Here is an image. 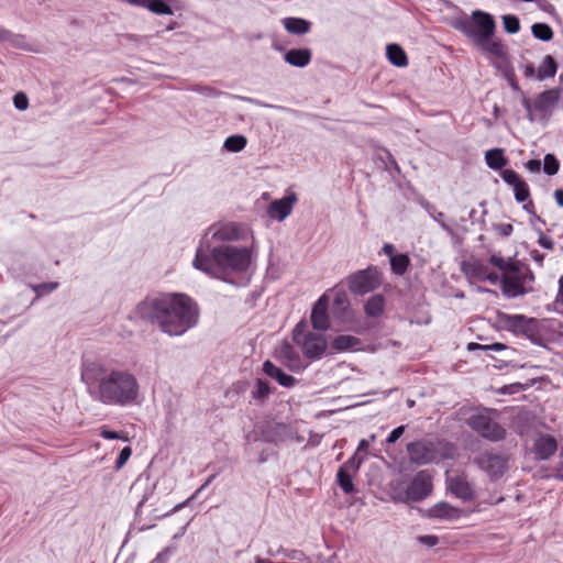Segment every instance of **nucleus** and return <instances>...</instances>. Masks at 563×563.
I'll return each instance as SVG.
<instances>
[{"instance_id":"28","label":"nucleus","mask_w":563,"mask_h":563,"mask_svg":"<svg viewBox=\"0 0 563 563\" xmlns=\"http://www.w3.org/2000/svg\"><path fill=\"white\" fill-rule=\"evenodd\" d=\"M559 65L552 55H545L542 63L537 68L536 79L543 81L553 78L556 75Z\"/></svg>"},{"instance_id":"33","label":"nucleus","mask_w":563,"mask_h":563,"mask_svg":"<svg viewBox=\"0 0 563 563\" xmlns=\"http://www.w3.org/2000/svg\"><path fill=\"white\" fill-rule=\"evenodd\" d=\"M390 257L391 271L397 275H402L409 265V257L405 254H393L394 249H383Z\"/></svg>"},{"instance_id":"35","label":"nucleus","mask_w":563,"mask_h":563,"mask_svg":"<svg viewBox=\"0 0 563 563\" xmlns=\"http://www.w3.org/2000/svg\"><path fill=\"white\" fill-rule=\"evenodd\" d=\"M247 139L242 134L230 135L225 139L223 147L228 152L238 153L245 148Z\"/></svg>"},{"instance_id":"31","label":"nucleus","mask_w":563,"mask_h":563,"mask_svg":"<svg viewBox=\"0 0 563 563\" xmlns=\"http://www.w3.org/2000/svg\"><path fill=\"white\" fill-rule=\"evenodd\" d=\"M487 166L494 170H501L507 164L508 158L504 154L503 148H492L485 153Z\"/></svg>"},{"instance_id":"57","label":"nucleus","mask_w":563,"mask_h":563,"mask_svg":"<svg viewBox=\"0 0 563 563\" xmlns=\"http://www.w3.org/2000/svg\"><path fill=\"white\" fill-rule=\"evenodd\" d=\"M539 8L550 15H558L556 8L551 2L543 1L542 3L539 4Z\"/></svg>"},{"instance_id":"21","label":"nucleus","mask_w":563,"mask_h":563,"mask_svg":"<svg viewBox=\"0 0 563 563\" xmlns=\"http://www.w3.org/2000/svg\"><path fill=\"white\" fill-rule=\"evenodd\" d=\"M558 450V442L551 434H539L533 444V451L538 459L548 460Z\"/></svg>"},{"instance_id":"23","label":"nucleus","mask_w":563,"mask_h":563,"mask_svg":"<svg viewBox=\"0 0 563 563\" xmlns=\"http://www.w3.org/2000/svg\"><path fill=\"white\" fill-rule=\"evenodd\" d=\"M285 30L289 34L305 35L310 32L312 23L309 20L296 16H287L282 20Z\"/></svg>"},{"instance_id":"50","label":"nucleus","mask_w":563,"mask_h":563,"mask_svg":"<svg viewBox=\"0 0 563 563\" xmlns=\"http://www.w3.org/2000/svg\"><path fill=\"white\" fill-rule=\"evenodd\" d=\"M433 218H434L435 221H438L441 224V227L449 234H451L453 236V243H455V244L461 243V240L453 234V229L442 221V219L444 218V213L443 212H438L437 216H434Z\"/></svg>"},{"instance_id":"2","label":"nucleus","mask_w":563,"mask_h":563,"mask_svg":"<svg viewBox=\"0 0 563 563\" xmlns=\"http://www.w3.org/2000/svg\"><path fill=\"white\" fill-rule=\"evenodd\" d=\"M81 380L88 394L103 405L128 406L139 396V384L133 374L110 369L103 364L87 361L81 366Z\"/></svg>"},{"instance_id":"52","label":"nucleus","mask_w":563,"mask_h":563,"mask_svg":"<svg viewBox=\"0 0 563 563\" xmlns=\"http://www.w3.org/2000/svg\"><path fill=\"white\" fill-rule=\"evenodd\" d=\"M523 209H525L528 213L532 214L531 223H532L533 225L536 224V222H540V223H542V224H544V223H545V222H544V221H543L539 216H537V214H536V212H534V203H533V201H532V200H529V201L523 206Z\"/></svg>"},{"instance_id":"9","label":"nucleus","mask_w":563,"mask_h":563,"mask_svg":"<svg viewBox=\"0 0 563 563\" xmlns=\"http://www.w3.org/2000/svg\"><path fill=\"white\" fill-rule=\"evenodd\" d=\"M407 452L410 461L417 465L429 464L440 457L438 444L426 439L408 443Z\"/></svg>"},{"instance_id":"7","label":"nucleus","mask_w":563,"mask_h":563,"mask_svg":"<svg viewBox=\"0 0 563 563\" xmlns=\"http://www.w3.org/2000/svg\"><path fill=\"white\" fill-rule=\"evenodd\" d=\"M467 423L472 430L492 442L501 441L507 434L506 429L486 413L473 415Z\"/></svg>"},{"instance_id":"42","label":"nucleus","mask_w":563,"mask_h":563,"mask_svg":"<svg viewBox=\"0 0 563 563\" xmlns=\"http://www.w3.org/2000/svg\"><path fill=\"white\" fill-rule=\"evenodd\" d=\"M272 393V389L267 382L258 378L256 380V389L252 391L253 398L257 400H265L269 394Z\"/></svg>"},{"instance_id":"34","label":"nucleus","mask_w":563,"mask_h":563,"mask_svg":"<svg viewBox=\"0 0 563 563\" xmlns=\"http://www.w3.org/2000/svg\"><path fill=\"white\" fill-rule=\"evenodd\" d=\"M361 344V340L349 334H341L332 341V347L338 352H344L354 349Z\"/></svg>"},{"instance_id":"11","label":"nucleus","mask_w":563,"mask_h":563,"mask_svg":"<svg viewBox=\"0 0 563 563\" xmlns=\"http://www.w3.org/2000/svg\"><path fill=\"white\" fill-rule=\"evenodd\" d=\"M462 272L470 278L479 282L487 280L493 285L499 280V275L490 271L488 263L475 257L462 263Z\"/></svg>"},{"instance_id":"32","label":"nucleus","mask_w":563,"mask_h":563,"mask_svg":"<svg viewBox=\"0 0 563 563\" xmlns=\"http://www.w3.org/2000/svg\"><path fill=\"white\" fill-rule=\"evenodd\" d=\"M385 310V297L383 295L372 296L364 306V311L367 317H379Z\"/></svg>"},{"instance_id":"3","label":"nucleus","mask_w":563,"mask_h":563,"mask_svg":"<svg viewBox=\"0 0 563 563\" xmlns=\"http://www.w3.org/2000/svg\"><path fill=\"white\" fill-rule=\"evenodd\" d=\"M250 257L249 249H197L194 266L220 278L229 269H246Z\"/></svg>"},{"instance_id":"25","label":"nucleus","mask_w":563,"mask_h":563,"mask_svg":"<svg viewBox=\"0 0 563 563\" xmlns=\"http://www.w3.org/2000/svg\"><path fill=\"white\" fill-rule=\"evenodd\" d=\"M449 487L452 494L463 500H471L474 497L472 485L463 477L456 476L451 478Z\"/></svg>"},{"instance_id":"63","label":"nucleus","mask_w":563,"mask_h":563,"mask_svg":"<svg viewBox=\"0 0 563 563\" xmlns=\"http://www.w3.org/2000/svg\"><path fill=\"white\" fill-rule=\"evenodd\" d=\"M12 37V33L0 26V42H8Z\"/></svg>"},{"instance_id":"1","label":"nucleus","mask_w":563,"mask_h":563,"mask_svg":"<svg viewBox=\"0 0 563 563\" xmlns=\"http://www.w3.org/2000/svg\"><path fill=\"white\" fill-rule=\"evenodd\" d=\"M134 314L145 322L157 325L166 334L181 335L196 325L199 309L185 294L162 292L146 296L136 305Z\"/></svg>"},{"instance_id":"53","label":"nucleus","mask_w":563,"mask_h":563,"mask_svg":"<svg viewBox=\"0 0 563 563\" xmlns=\"http://www.w3.org/2000/svg\"><path fill=\"white\" fill-rule=\"evenodd\" d=\"M495 231L500 236H509L514 231V227L510 223H499L495 225Z\"/></svg>"},{"instance_id":"36","label":"nucleus","mask_w":563,"mask_h":563,"mask_svg":"<svg viewBox=\"0 0 563 563\" xmlns=\"http://www.w3.org/2000/svg\"><path fill=\"white\" fill-rule=\"evenodd\" d=\"M531 33L534 38L542 42H550L554 36L552 27L549 24L541 22L532 24Z\"/></svg>"},{"instance_id":"19","label":"nucleus","mask_w":563,"mask_h":563,"mask_svg":"<svg viewBox=\"0 0 563 563\" xmlns=\"http://www.w3.org/2000/svg\"><path fill=\"white\" fill-rule=\"evenodd\" d=\"M328 305L329 298L327 295H322L314 303L311 311V323L313 329L325 331L330 328Z\"/></svg>"},{"instance_id":"20","label":"nucleus","mask_w":563,"mask_h":563,"mask_svg":"<svg viewBox=\"0 0 563 563\" xmlns=\"http://www.w3.org/2000/svg\"><path fill=\"white\" fill-rule=\"evenodd\" d=\"M428 516L434 519L453 521L465 516V511L463 509L453 507L445 501H441L428 510Z\"/></svg>"},{"instance_id":"64","label":"nucleus","mask_w":563,"mask_h":563,"mask_svg":"<svg viewBox=\"0 0 563 563\" xmlns=\"http://www.w3.org/2000/svg\"><path fill=\"white\" fill-rule=\"evenodd\" d=\"M554 198H555L558 206L563 208V189H556L554 191Z\"/></svg>"},{"instance_id":"40","label":"nucleus","mask_w":563,"mask_h":563,"mask_svg":"<svg viewBox=\"0 0 563 563\" xmlns=\"http://www.w3.org/2000/svg\"><path fill=\"white\" fill-rule=\"evenodd\" d=\"M501 70L505 79L507 80L511 89L516 92H520L521 95H523V91L521 90L518 84L517 76L512 66L510 64H507L505 67H503Z\"/></svg>"},{"instance_id":"27","label":"nucleus","mask_w":563,"mask_h":563,"mask_svg":"<svg viewBox=\"0 0 563 563\" xmlns=\"http://www.w3.org/2000/svg\"><path fill=\"white\" fill-rule=\"evenodd\" d=\"M534 421L536 416L533 413H531L528 410H520L514 419L515 430L520 435L528 434L530 430L533 428Z\"/></svg>"},{"instance_id":"45","label":"nucleus","mask_w":563,"mask_h":563,"mask_svg":"<svg viewBox=\"0 0 563 563\" xmlns=\"http://www.w3.org/2000/svg\"><path fill=\"white\" fill-rule=\"evenodd\" d=\"M13 104H14L15 109H18L19 111L26 110L29 107L27 96L22 91L16 92L13 97Z\"/></svg>"},{"instance_id":"29","label":"nucleus","mask_w":563,"mask_h":563,"mask_svg":"<svg viewBox=\"0 0 563 563\" xmlns=\"http://www.w3.org/2000/svg\"><path fill=\"white\" fill-rule=\"evenodd\" d=\"M278 355L290 369L300 368V357L294 346L288 342H284L280 345Z\"/></svg>"},{"instance_id":"13","label":"nucleus","mask_w":563,"mask_h":563,"mask_svg":"<svg viewBox=\"0 0 563 563\" xmlns=\"http://www.w3.org/2000/svg\"><path fill=\"white\" fill-rule=\"evenodd\" d=\"M432 492L431 476L426 471L416 474L411 483L406 489V499L411 501H420L428 497Z\"/></svg>"},{"instance_id":"54","label":"nucleus","mask_w":563,"mask_h":563,"mask_svg":"<svg viewBox=\"0 0 563 563\" xmlns=\"http://www.w3.org/2000/svg\"><path fill=\"white\" fill-rule=\"evenodd\" d=\"M418 541L421 544H424V545L431 548V547H434V545H437L439 543V538L437 536H431V534L420 536L418 538Z\"/></svg>"},{"instance_id":"30","label":"nucleus","mask_w":563,"mask_h":563,"mask_svg":"<svg viewBox=\"0 0 563 563\" xmlns=\"http://www.w3.org/2000/svg\"><path fill=\"white\" fill-rule=\"evenodd\" d=\"M386 55L389 63L396 67H406L408 65L407 54L399 44H388Z\"/></svg>"},{"instance_id":"60","label":"nucleus","mask_w":563,"mask_h":563,"mask_svg":"<svg viewBox=\"0 0 563 563\" xmlns=\"http://www.w3.org/2000/svg\"><path fill=\"white\" fill-rule=\"evenodd\" d=\"M387 158H388L389 168L394 169L397 173H400V167L389 151H387Z\"/></svg>"},{"instance_id":"17","label":"nucleus","mask_w":563,"mask_h":563,"mask_svg":"<svg viewBox=\"0 0 563 563\" xmlns=\"http://www.w3.org/2000/svg\"><path fill=\"white\" fill-rule=\"evenodd\" d=\"M503 180L511 186L517 202H526L530 198L528 184L514 169H503L500 173Z\"/></svg>"},{"instance_id":"44","label":"nucleus","mask_w":563,"mask_h":563,"mask_svg":"<svg viewBox=\"0 0 563 563\" xmlns=\"http://www.w3.org/2000/svg\"><path fill=\"white\" fill-rule=\"evenodd\" d=\"M467 349L470 351H473V350L501 351V350L507 349V346L503 343H493V344H488V345H482V344L472 342V343H468Z\"/></svg>"},{"instance_id":"46","label":"nucleus","mask_w":563,"mask_h":563,"mask_svg":"<svg viewBox=\"0 0 563 563\" xmlns=\"http://www.w3.org/2000/svg\"><path fill=\"white\" fill-rule=\"evenodd\" d=\"M58 287V283L51 282V283H42L33 287L34 291L38 296L47 295L55 290Z\"/></svg>"},{"instance_id":"58","label":"nucleus","mask_w":563,"mask_h":563,"mask_svg":"<svg viewBox=\"0 0 563 563\" xmlns=\"http://www.w3.org/2000/svg\"><path fill=\"white\" fill-rule=\"evenodd\" d=\"M522 71H523V76L525 77H527V78H536L537 68L534 67V65L532 63H527L523 66Z\"/></svg>"},{"instance_id":"15","label":"nucleus","mask_w":563,"mask_h":563,"mask_svg":"<svg viewBox=\"0 0 563 563\" xmlns=\"http://www.w3.org/2000/svg\"><path fill=\"white\" fill-rule=\"evenodd\" d=\"M261 434L264 441L275 444L283 443L295 438V433L290 427L275 421L266 422L262 427Z\"/></svg>"},{"instance_id":"14","label":"nucleus","mask_w":563,"mask_h":563,"mask_svg":"<svg viewBox=\"0 0 563 563\" xmlns=\"http://www.w3.org/2000/svg\"><path fill=\"white\" fill-rule=\"evenodd\" d=\"M489 263L498 267L503 273H508L514 277L520 278V282L523 285L526 284L528 278L533 279V276L529 268L519 261H514L511 258L505 260L501 256L492 255L489 258Z\"/></svg>"},{"instance_id":"56","label":"nucleus","mask_w":563,"mask_h":563,"mask_svg":"<svg viewBox=\"0 0 563 563\" xmlns=\"http://www.w3.org/2000/svg\"><path fill=\"white\" fill-rule=\"evenodd\" d=\"M538 232V243L540 246H553V242L551 238L547 236L541 228L537 229Z\"/></svg>"},{"instance_id":"38","label":"nucleus","mask_w":563,"mask_h":563,"mask_svg":"<svg viewBox=\"0 0 563 563\" xmlns=\"http://www.w3.org/2000/svg\"><path fill=\"white\" fill-rule=\"evenodd\" d=\"M336 477H338V483H339L341 489L345 494H351L354 492L352 476H351L350 472L345 470V467L339 468Z\"/></svg>"},{"instance_id":"24","label":"nucleus","mask_w":563,"mask_h":563,"mask_svg":"<svg viewBox=\"0 0 563 563\" xmlns=\"http://www.w3.org/2000/svg\"><path fill=\"white\" fill-rule=\"evenodd\" d=\"M501 290L507 297H517L526 294L525 285L520 282V278L514 277L508 273H503Z\"/></svg>"},{"instance_id":"61","label":"nucleus","mask_w":563,"mask_h":563,"mask_svg":"<svg viewBox=\"0 0 563 563\" xmlns=\"http://www.w3.org/2000/svg\"><path fill=\"white\" fill-rule=\"evenodd\" d=\"M101 437H103L104 439H109V440H114V439H121L122 438L118 432L111 431V430H107V429H103L101 431Z\"/></svg>"},{"instance_id":"62","label":"nucleus","mask_w":563,"mask_h":563,"mask_svg":"<svg viewBox=\"0 0 563 563\" xmlns=\"http://www.w3.org/2000/svg\"><path fill=\"white\" fill-rule=\"evenodd\" d=\"M555 301L558 303L563 305V275L559 279V291H558V296H556V300Z\"/></svg>"},{"instance_id":"47","label":"nucleus","mask_w":563,"mask_h":563,"mask_svg":"<svg viewBox=\"0 0 563 563\" xmlns=\"http://www.w3.org/2000/svg\"><path fill=\"white\" fill-rule=\"evenodd\" d=\"M307 324L305 322H299L294 331H292V340L296 344H300L303 341V338L307 335L306 333Z\"/></svg>"},{"instance_id":"5","label":"nucleus","mask_w":563,"mask_h":563,"mask_svg":"<svg viewBox=\"0 0 563 563\" xmlns=\"http://www.w3.org/2000/svg\"><path fill=\"white\" fill-rule=\"evenodd\" d=\"M247 229L240 223L229 222L224 224L211 225L203 238L200 240L199 246H210V243H227L245 240Z\"/></svg>"},{"instance_id":"59","label":"nucleus","mask_w":563,"mask_h":563,"mask_svg":"<svg viewBox=\"0 0 563 563\" xmlns=\"http://www.w3.org/2000/svg\"><path fill=\"white\" fill-rule=\"evenodd\" d=\"M526 168L532 173H539L541 169V162L539 159H529L525 164Z\"/></svg>"},{"instance_id":"6","label":"nucleus","mask_w":563,"mask_h":563,"mask_svg":"<svg viewBox=\"0 0 563 563\" xmlns=\"http://www.w3.org/2000/svg\"><path fill=\"white\" fill-rule=\"evenodd\" d=\"M500 321L505 329L515 334H522L531 342L541 344L542 338L539 329V321L523 314H501Z\"/></svg>"},{"instance_id":"48","label":"nucleus","mask_w":563,"mask_h":563,"mask_svg":"<svg viewBox=\"0 0 563 563\" xmlns=\"http://www.w3.org/2000/svg\"><path fill=\"white\" fill-rule=\"evenodd\" d=\"M131 454H132V450L130 446L123 448L115 461V468L120 470L126 463V461L130 459Z\"/></svg>"},{"instance_id":"51","label":"nucleus","mask_w":563,"mask_h":563,"mask_svg":"<svg viewBox=\"0 0 563 563\" xmlns=\"http://www.w3.org/2000/svg\"><path fill=\"white\" fill-rule=\"evenodd\" d=\"M361 464H362V459L357 457V454L355 453L341 467H345L346 471H350L351 468L354 471H357L360 468Z\"/></svg>"},{"instance_id":"37","label":"nucleus","mask_w":563,"mask_h":563,"mask_svg":"<svg viewBox=\"0 0 563 563\" xmlns=\"http://www.w3.org/2000/svg\"><path fill=\"white\" fill-rule=\"evenodd\" d=\"M477 43L488 53L496 57H504L506 55L505 45L499 40H485L477 41Z\"/></svg>"},{"instance_id":"22","label":"nucleus","mask_w":563,"mask_h":563,"mask_svg":"<svg viewBox=\"0 0 563 563\" xmlns=\"http://www.w3.org/2000/svg\"><path fill=\"white\" fill-rule=\"evenodd\" d=\"M312 58L310 48H291L284 55V60L292 67L303 68L308 66Z\"/></svg>"},{"instance_id":"8","label":"nucleus","mask_w":563,"mask_h":563,"mask_svg":"<svg viewBox=\"0 0 563 563\" xmlns=\"http://www.w3.org/2000/svg\"><path fill=\"white\" fill-rule=\"evenodd\" d=\"M379 273L374 267L361 269L347 277V286L354 295H365L380 286Z\"/></svg>"},{"instance_id":"43","label":"nucleus","mask_w":563,"mask_h":563,"mask_svg":"<svg viewBox=\"0 0 563 563\" xmlns=\"http://www.w3.org/2000/svg\"><path fill=\"white\" fill-rule=\"evenodd\" d=\"M333 306L335 309L344 312L350 307V300L345 290H336L333 299Z\"/></svg>"},{"instance_id":"26","label":"nucleus","mask_w":563,"mask_h":563,"mask_svg":"<svg viewBox=\"0 0 563 563\" xmlns=\"http://www.w3.org/2000/svg\"><path fill=\"white\" fill-rule=\"evenodd\" d=\"M263 371L267 376L276 379L284 387H292L296 383L294 376L286 374L282 368L274 365L271 361H266L263 364Z\"/></svg>"},{"instance_id":"41","label":"nucleus","mask_w":563,"mask_h":563,"mask_svg":"<svg viewBox=\"0 0 563 563\" xmlns=\"http://www.w3.org/2000/svg\"><path fill=\"white\" fill-rule=\"evenodd\" d=\"M503 26L507 33L516 34L520 31V21L514 14H507L503 16Z\"/></svg>"},{"instance_id":"16","label":"nucleus","mask_w":563,"mask_h":563,"mask_svg":"<svg viewBox=\"0 0 563 563\" xmlns=\"http://www.w3.org/2000/svg\"><path fill=\"white\" fill-rule=\"evenodd\" d=\"M299 345L301 346L305 356L313 360L323 355L328 343L323 334L308 332Z\"/></svg>"},{"instance_id":"39","label":"nucleus","mask_w":563,"mask_h":563,"mask_svg":"<svg viewBox=\"0 0 563 563\" xmlns=\"http://www.w3.org/2000/svg\"><path fill=\"white\" fill-rule=\"evenodd\" d=\"M560 162L556 156L552 153L545 154L543 158V172L548 176H554L559 173Z\"/></svg>"},{"instance_id":"12","label":"nucleus","mask_w":563,"mask_h":563,"mask_svg":"<svg viewBox=\"0 0 563 563\" xmlns=\"http://www.w3.org/2000/svg\"><path fill=\"white\" fill-rule=\"evenodd\" d=\"M563 88L554 87L537 95L533 101V109L542 119H549L561 99Z\"/></svg>"},{"instance_id":"18","label":"nucleus","mask_w":563,"mask_h":563,"mask_svg":"<svg viewBox=\"0 0 563 563\" xmlns=\"http://www.w3.org/2000/svg\"><path fill=\"white\" fill-rule=\"evenodd\" d=\"M297 197L295 194L283 197L282 199L274 200L267 207V214L271 219L283 221L291 212Z\"/></svg>"},{"instance_id":"10","label":"nucleus","mask_w":563,"mask_h":563,"mask_svg":"<svg viewBox=\"0 0 563 563\" xmlns=\"http://www.w3.org/2000/svg\"><path fill=\"white\" fill-rule=\"evenodd\" d=\"M474 463L492 478H498L507 470L508 459L504 455L486 451L476 456Z\"/></svg>"},{"instance_id":"4","label":"nucleus","mask_w":563,"mask_h":563,"mask_svg":"<svg viewBox=\"0 0 563 563\" xmlns=\"http://www.w3.org/2000/svg\"><path fill=\"white\" fill-rule=\"evenodd\" d=\"M454 27L468 37H475L477 42L493 37L496 24L489 13L475 10L472 13V19L467 16L461 18L455 21Z\"/></svg>"},{"instance_id":"49","label":"nucleus","mask_w":563,"mask_h":563,"mask_svg":"<svg viewBox=\"0 0 563 563\" xmlns=\"http://www.w3.org/2000/svg\"><path fill=\"white\" fill-rule=\"evenodd\" d=\"M522 100H521V103L523 106V108L526 109L527 111V118L530 122H534L536 121V117H534V109H533V102H531V100L525 96V93L522 95Z\"/></svg>"},{"instance_id":"55","label":"nucleus","mask_w":563,"mask_h":563,"mask_svg":"<svg viewBox=\"0 0 563 563\" xmlns=\"http://www.w3.org/2000/svg\"><path fill=\"white\" fill-rule=\"evenodd\" d=\"M405 432V426H399L396 429H394L390 434L388 435L386 442L387 443H395Z\"/></svg>"}]
</instances>
